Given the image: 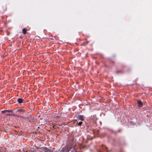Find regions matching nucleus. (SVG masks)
Here are the masks:
<instances>
[{
    "mask_svg": "<svg viewBox=\"0 0 152 152\" xmlns=\"http://www.w3.org/2000/svg\"><path fill=\"white\" fill-rule=\"evenodd\" d=\"M82 123L83 122H80L78 123V125L79 126H81Z\"/></svg>",
    "mask_w": 152,
    "mask_h": 152,
    "instance_id": "nucleus-6",
    "label": "nucleus"
},
{
    "mask_svg": "<svg viewBox=\"0 0 152 152\" xmlns=\"http://www.w3.org/2000/svg\"><path fill=\"white\" fill-rule=\"evenodd\" d=\"M137 103H138L139 106V107H141V106H142V102L140 100L137 101Z\"/></svg>",
    "mask_w": 152,
    "mask_h": 152,
    "instance_id": "nucleus-4",
    "label": "nucleus"
},
{
    "mask_svg": "<svg viewBox=\"0 0 152 152\" xmlns=\"http://www.w3.org/2000/svg\"><path fill=\"white\" fill-rule=\"evenodd\" d=\"M22 31L23 34H25L26 32V30L25 28H24L23 29Z\"/></svg>",
    "mask_w": 152,
    "mask_h": 152,
    "instance_id": "nucleus-5",
    "label": "nucleus"
},
{
    "mask_svg": "<svg viewBox=\"0 0 152 152\" xmlns=\"http://www.w3.org/2000/svg\"><path fill=\"white\" fill-rule=\"evenodd\" d=\"M78 118L82 121H84V116L83 115H80L78 116Z\"/></svg>",
    "mask_w": 152,
    "mask_h": 152,
    "instance_id": "nucleus-2",
    "label": "nucleus"
},
{
    "mask_svg": "<svg viewBox=\"0 0 152 152\" xmlns=\"http://www.w3.org/2000/svg\"><path fill=\"white\" fill-rule=\"evenodd\" d=\"M99 152H101V151H99Z\"/></svg>",
    "mask_w": 152,
    "mask_h": 152,
    "instance_id": "nucleus-10",
    "label": "nucleus"
},
{
    "mask_svg": "<svg viewBox=\"0 0 152 152\" xmlns=\"http://www.w3.org/2000/svg\"><path fill=\"white\" fill-rule=\"evenodd\" d=\"M24 100L22 98H18L17 100V101L19 103H21L23 102Z\"/></svg>",
    "mask_w": 152,
    "mask_h": 152,
    "instance_id": "nucleus-3",
    "label": "nucleus"
},
{
    "mask_svg": "<svg viewBox=\"0 0 152 152\" xmlns=\"http://www.w3.org/2000/svg\"><path fill=\"white\" fill-rule=\"evenodd\" d=\"M7 112H9V113H12V110H7Z\"/></svg>",
    "mask_w": 152,
    "mask_h": 152,
    "instance_id": "nucleus-9",
    "label": "nucleus"
},
{
    "mask_svg": "<svg viewBox=\"0 0 152 152\" xmlns=\"http://www.w3.org/2000/svg\"><path fill=\"white\" fill-rule=\"evenodd\" d=\"M3 149L4 150V151H1V152H7V151H6V150L4 148H3Z\"/></svg>",
    "mask_w": 152,
    "mask_h": 152,
    "instance_id": "nucleus-8",
    "label": "nucleus"
},
{
    "mask_svg": "<svg viewBox=\"0 0 152 152\" xmlns=\"http://www.w3.org/2000/svg\"><path fill=\"white\" fill-rule=\"evenodd\" d=\"M39 151L40 152H52L50 150L45 147L41 148ZM60 152H76V151L74 148L65 147L63 148Z\"/></svg>",
    "mask_w": 152,
    "mask_h": 152,
    "instance_id": "nucleus-1",
    "label": "nucleus"
},
{
    "mask_svg": "<svg viewBox=\"0 0 152 152\" xmlns=\"http://www.w3.org/2000/svg\"><path fill=\"white\" fill-rule=\"evenodd\" d=\"M7 110H3V111H1V113H5L6 112H7Z\"/></svg>",
    "mask_w": 152,
    "mask_h": 152,
    "instance_id": "nucleus-7",
    "label": "nucleus"
}]
</instances>
